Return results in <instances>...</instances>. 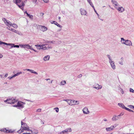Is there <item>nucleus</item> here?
Wrapping results in <instances>:
<instances>
[{"label": "nucleus", "mask_w": 134, "mask_h": 134, "mask_svg": "<svg viewBox=\"0 0 134 134\" xmlns=\"http://www.w3.org/2000/svg\"><path fill=\"white\" fill-rule=\"evenodd\" d=\"M119 63L120 64V65H123V62L122 61H119Z\"/></svg>", "instance_id": "c03bdc74"}, {"label": "nucleus", "mask_w": 134, "mask_h": 134, "mask_svg": "<svg viewBox=\"0 0 134 134\" xmlns=\"http://www.w3.org/2000/svg\"><path fill=\"white\" fill-rule=\"evenodd\" d=\"M50 58V56L49 55H47L45 56L43 58V60L45 61L48 60Z\"/></svg>", "instance_id": "412c9836"}, {"label": "nucleus", "mask_w": 134, "mask_h": 134, "mask_svg": "<svg viewBox=\"0 0 134 134\" xmlns=\"http://www.w3.org/2000/svg\"><path fill=\"white\" fill-rule=\"evenodd\" d=\"M6 45L11 46V48H12V47H13V46L14 45V44L10 43H7V44H6Z\"/></svg>", "instance_id": "473e14b6"}, {"label": "nucleus", "mask_w": 134, "mask_h": 134, "mask_svg": "<svg viewBox=\"0 0 134 134\" xmlns=\"http://www.w3.org/2000/svg\"><path fill=\"white\" fill-rule=\"evenodd\" d=\"M8 76V74H6L5 76H4L5 77H7Z\"/></svg>", "instance_id": "864d4df0"}, {"label": "nucleus", "mask_w": 134, "mask_h": 134, "mask_svg": "<svg viewBox=\"0 0 134 134\" xmlns=\"http://www.w3.org/2000/svg\"><path fill=\"white\" fill-rule=\"evenodd\" d=\"M123 44L126 45L127 46H132V43L131 41L128 40H126L125 41L123 42Z\"/></svg>", "instance_id": "f8f14e48"}, {"label": "nucleus", "mask_w": 134, "mask_h": 134, "mask_svg": "<svg viewBox=\"0 0 134 134\" xmlns=\"http://www.w3.org/2000/svg\"><path fill=\"white\" fill-rule=\"evenodd\" d=\"M58 19H59V20H60V17H59V16L58 17Z\"/></svg>", "instance_id": "338daca9"}, {"label": "nucleus", "mask_w": 134, "mask_h": 134, "mask_svg": "<svg viewBox=\"0 0 134 134\" xmlns=\"http://www.w3.org/2000/svg\"><path fill=\"white\" fill-rule=\"evenodd\" d=\"M64 100L66 101L68 104L71 105H78L79 104V102L78 101L72 100Z\"/></svg>", "instance_id": "7ed1b4c3"}, {"label": "nucleus", "mask_w": 134, "mask_h": 134, "mask_svg": "<svg viewBox=\"0 0 134 134\" xmlns=\"http://www.w3.org/2000/svg\"><path fill=\"white\" fill-rule=\"evenodd\" d=\"M22 72H18L16 74V75H17V76H18L20 74H22Z\"/></svg>", "instance_id": "49530a36"}, {"label": "nucleus", "mask_w": 134, "mask_h": 134, "mask_svg": "<svg viewBox=\"0 0 134 134\" xmlns=\"http://www.w3.org/2000/svg\"><path fill=\"white\" fill-rule=\"evenodd\" d=\"M121 42L122 44H123V42H124L125 41V40L123 38H121Z\"/></svg>", "instance_id": "72a5a7b5"}, {"label": "nucleus", "mask_w": 134, "mask_h": 134, "mask_svg": "<svg viewBox=\"0 0 134 134\" xmlns=\"http://www.w3.org/2000/svg\"><path fill=\"white\" fill-rule=\"evenodd\" d=\"M82 75L81 74H80L79 75V77H81L82 76Z\"/></svg>", "instance_id": "4d7b16f0"}, {"label": "nucleus", "mask_w": 134, "mask_h": 134, "mask_svg": "<svg viewBox=\"0 0 134 134\" xmlns=\"http://www.w3.org/2000/svg\"><path fill=\"white\" fill-rule=\"evenodd\" d=\"M107 57H108V58L109 59V62L112 61V58H111V57L109 55L107 54Z\"/></svg>", "instance_id": "b1692460"}, {"label": "nucleus", "mask_w": 134, "mask_h": 134, "mask_svg": "<svg viewBox=\"0 0 134 134\" xmlns=\"http://www.w3.org/2000/svg\"><path fill=\"white\" fill-rule=\"evenodd\" d=\"M118 105L119 106L124 109H125V108H126V107H125V105L123 103H119L118 104Z\"/></svg>", "instance_id": "4be33fe9"}, {"label": "nucleus", "mask_w": 134, "mask_h": 134, "mask_svg": "<svg viewBox=\"0 0 134 134\" xmlns=\"http://www.w3.org/2000/svg\"><path fill=\"white\" fill-rule=\"evenodd\" d=\"M22 134H31V133H24Z\"/></svg>", "instance_id": "bf43d9fd"}, {"label": "nucleus", "mask_w": 134, "mask_h": 134, "mask_svg": "<svg viewBox=\"0 0 134 134\" xmlns=\"http://www.w3.org/2000/svg\"><path fill=\"white\" fill-rule=\"evenodd\" d=\"M88 2L94 8V6L93 5L92 3V2L91 0H87Z\"/></svg>", "instance_id": "5701e85b"}, {"label": "nucleus", "mask_w": 134, "mask_h": 134, "mask_svg": "<svg viewBox=\"0 0 134 134\" xmlns=\"http://www.w3.org/2000/svg\"><path fill=\"white\" fill-rule=\"evenodd\" d=\"M123 115V113H121V114H120L119 115H118L119 116V117H120V118L121 116L122 115Z\"/></svg>", "instance_id": "8fccbe9b"}, {"label": "nucleus", "mask_w": 134, "mask_h": 134, "mask_svg": "<svg viewBox=\"0 0 134 134\" xmlns=\"http://www.w3.org/2000/svg\"><path fill=\"white\" fill-rule=\"evenodd\" d=\"M100 85L99 84L96 83L92 86V87L98 90L100 89Z\"/></svg>", "instance_id": "6ab92c4d"}, {"label": "nucleus", "mask_w": 134, "mask_h": 134, "mask_svg": "<svg viewBox=\"0 0 134 134\" xmlns=\"http://www.w3.org/2000/svg\"><path fill=\"white\" fill-rule=\"evenodd\" d=\"M103 120L104 121H107V120L106 119H104Z\"/></svg>", "instance_id": "e2e57ef3"}, {"label": "nucleus", "mask_w": 134, "mask_h": 134, "mask_svg": "<svg viewBox=\"0 0 134 134\" xmlns=\"http://www.w3.org/2000/svg\"><path fill=\"white\" fill-rule=\"evenodd\" d=\"M20 47L21 48H27L28 49H30L33 50L35 52H37V51L36 50L34 49L32 47V46L29 45V44H19Z\"/></svg>", "instance_id": "20e7f679"}, {"label": "nucleus", "mask_w": 134, "mask_h": 134, "mask_svg": "<svg viewBox=\"0 0 134 134\" xmlns=\"http://www.w3.org/2000/svg\"><path fill=\"white\" fill-rule=\"evenodd\" d=\"M24 13H26V15H27V13H27V12H26V11H25Z\"/></svg>", "instance_id": "0e129e2a"}, {"label": "nucleus", "mask_w": 134, "mask_h": 134, "mask_svg": "<svg viewBox=\"0 0 134 134\" xmlns=\"http://www.w3.org/2000/svg\"><path fill=\"white\" fill-rule=\"evenodd\" d=\"M117 125H118V124H115L109 127L106 128V129L107 131H110L113 130Z\"/></svg>", "instance_id": "6e6552de"}, {"label": "nucleus", "mask_w": 134, "mask_h": 134, "mask_svg": "<svg viewBox=\"0 0 134 134\" xmlns=\"http://www.w3.org/2000/svg\"><path fill=\"white\" fill-rule=\"evenodd\" d=\"M54 41H48L47 42H46V43H54Z\"/></svg>", "instance_id": "4c0bfd02"}, {"label": "nucleus", "mask_w": 134, "mask_h": 134, "mask_svg": "<svg viewBox=\"0 0 134 134\" xmlns=\"http://www.w3.org/2000/svg\"><path fill=\"white\" fill-rule=\"evenodd\" d=\"M93 8V9H94V11L95 12H96V13H97L96 11V10H95V9L94 8H94Z\"/></svg>", "instance_id": "052dcab7"}, {"label": "nucleus", "mask_w": 134, "mask_h": 134, "mask_svg": "<svg viewBox=\"0 0 134 134\" xmlns=\"http://www.w3.org/2000/svg\"><path fill=\"white\" fill-rule=\"evenodd\" d=\"M66 83V82L65 80H63L60 83V85H65Z\"/></svg>", "instance_id": "bb28decb"}, {"label": "nucleus", "mask_w": 134, "mask_h": 134, "mask_svg": "<svg viewBox=\"0 0 134 134\" xmlns=\"http://www.w3.org/2000/svg\"><path fill=\"white\" fill-rule=\"evenodd\" d=\"M21 0H15V1H14V2L18 5L19 8L22 9L23 10V7L25 5L24 3L23 2H22L21 5L18 4V3H20Z\"/></svg>", "instance_id": "39448f33"}, {"label": "nucleus", "mask_w": 134, "mask_h": 134, "mask_svg": "<svg viewBox=\"0 0 134 134\" xmlns=\"http://www.w3.org/2000/svg\"><path fill=\"white\" fill-rule=\"evenodd\" d=\"M7 28L8 29H9H9H9V28H10V27H7Z\"/></svg>", "instance_id": "774afa93"}, {"label": "nucleus", "mask_w": 134, "mask_h": 134, "mask_svg": "<svg viewBox=\"0 0 134 134\" xmlns=\"http://www.w3.org/2000/svg\"><path fill=\"white\" fill-rule=\"evenodd\" d=\"M111 2L114 5V7H117V6H119V5L118 2L115 0H112L111 1Z\"/></svg>", "instance_id": "f3484780"}, {"label": "nucleus", "mask_w": 134, "mask_h": 134, "mask_svg": "<svg viewBox=\"0 0 134 134\" xmlns=\"http://www.w3.org/2000/svg\"><path fill=\"white\" fill-rule=\"evenodd\" d=\"M125 109L126 110H127L130 112H133V110L129 109V108H127L126 107L125 108Z\"/></svg>", "instance_id": "7c9ffc66"}, {"label": "nucleus", "mask_w": 134, "mask_h": 134, "mask_svg": "<svg viewBox=\"0 0 134 134\" xmlns=\"http://www.w3.org/2000/svg\"><path fill=\"white\" fill-rule=\"evenodd\" d=\"M57 24H56V23H54V24L56 25L58 27H60V28H62V26H61V25H59V24H58L57 23Z\"/></svg>", "instance_id": "f704fd0d"}, {"label": "nucleus", "mask_w": 134, "mask_h": 134, "mask_svg": "<svg viewBox=\"0 0 134 134\" xmlns=\"http://www.w3.org/2000/svg\"><path fill=\"white\" fill-rule=\"evenodd\" d=\"M27 70V71H30L32 73H34L36 75L38 74V73L37 72L35 71H34L30 69H26L25 70Z\"/></svg>", "instance_id": "aec40b11"}, {"label": "nucleus", "mask_w": 134, "mask_h": 134, "mask_svg": "<svg viewBox=\"0 0 134 134\" xmlns=\"http://www.w3.org/2000/svg\"><path fill=\"white\" fill-rule=\"evenodd\" d=\"M13 29H10L9 30L12 31H13Z\"/></svg>", "instance_id": "680f3d73"}, {"label": "nucleus", "mask_w": 134, "mask_h": 134, "mask_svg": "<svg viewBox=\"0 0 134 134\" xmlns=\"http://www.w3.org/2000/svg\"><path fill=\"white\" fill-rule=\"evenodd\" d=\"M83 113L85 114H88L90 113V111L88 109V108L85 107L82 110Z\"/></svg>", "instance_id": "2eb2a0df"}, {"label": "nucleus", "mask_w": 134, "mask_h": 134, "mask_svg": "<svg viewBox=\"0 0 134 134\" xmlns=\"http://www.w3.org/2000/svg\"><path fill=\"white\" fill-rule=\"evenodd\" d=\"M2 20L4 21V23L7 26H9V25L11 26L12 25V23L10 21L7 20L5 18H3Z\"/></svg>", "instance_id": "1a4fd4ad"}, {"label": "nucleus", "mask_w": 134, "mask_h": 134, "mask_svg": "<svg viewBox=\"0 0 134 134\" xmlns=\"http://www.w3.org/2000/svg\"><path fill=\"white\" fill-rule=\"evenodd\" d=\"M13 30V32L15 33L16 34H18L19 35L20 34L19 32L18 31H17L14 29Z\"/></svg>", "instance_id": "cd10ccee"}, {"label": "nucleus", "mask_w": 134, "mask_h": 134, "mask_svg": "<svg viewBox=\"0 0 134 134\" xmlns=\"http://www.w3.org/2000/svg\"><path fill=\"white\" fill-rule=\"evenodd\" d=\"M130 108H134V106L132 105H129L128 106Z\"/></svg>", "instance_id": "a19ab883"}, {"label": "nucleus", "mask_w": 134, "mask_h": 134, "mask_svg": "<svg viewBox=\"0 0 134 134\" xmlns=\"http://www.w3.org/2000/svg\"><path fill=\"white\" fill-rule=\"evenodd\" d=\"M45 45L44 44H43L42 45H40L37 44L35 45V46L36 47L37 49H42L43 50H44V47Z\"/></svg>", "instance_id": "423d86ee"}, {"label": "nucleus", "mask_w": 134, "mask_h": 134, "mask_svg": "<svg viewBox=\"0 0 134 134\" xmlns=\"http://www.w3.org/2000/svg\"><path fill=\"white\" fill-rule=\"evenodd\" d=\"M45 80H46L47 81H48V83H51L52 82L53 80H50V79H45Z\"/></svg>", "instance_id": "c756f323"}, {"label": "nucleus", "mask_w": 134, "mask_h": 134, "mask_svg": "<svg viewBox=\"0 0 134 134\" xmlns=\"http://www.w3.org/2000/svg\"><path fill=\"white\" fill-rule=\"evenodd\" d=\"M3 55L2 54H0V58L3 57Z\"/></svg>", "instance_id": "5fc2aeb1"}, {"label": "nucleus", "mask_w": 134, "mask_h": 134, "mask_svg": "<svg viewBox=\"0 0 134 134\" xmlns=\"http://www.w3.org/2000/svg\"><path fill=\"white\" fill-rule=\"evenodd\" d=\"M71 131L72 130L71 128H68L66 129L65 130H63L61 132H59V133L64 134L67 132H71Z\"/></svg>", "instance_id": "ddd939ff"}, {"label": "nucleus", "mask_w": 134, "mask_h": 134, "mask_svg": "<svg viewBox=\"0 0 134 134\" xmlns=\"http://www.w3.org/2000/svg\"><path fill=\"white\" fill-rule=\"evenodd\" d=\"M130 92H132L133 93L134 91V90L132 88H130Z\"/></svg>", "instance_id": "ea45409f"}, {"label": "nucleus", "mask_w": 134, "mask_h": 134, "mask_svg": "<svg viewBox=\"0 0 134 134\" xmlns=\"http://www.w3.org/2000/svg\"><path fill=\"white\" fill-rule=\"evenodd\" d=\"M14 130H8L7 131V133H12L14 132Z\"/></svg>", "instance_id": "2f4dec72"}, {"label": "nucleus", "mask_w": 134, "mask_h": 134, "mask_svg": "<svg viewBox=\"0 0 134 134\" xmlns=\"http://www.w3.org/2000/svg\"><path fill=\"white\" fill-rule=\"evenodd\" d=\"M120 118L119 117V116H116L115 115H114L113 116L112 119L113 121H116L120 119Z\"/></svg>", "instance_id": "4468645a"}, {"label": "nucleus", "mask_w": 134, "mask_h": 134, "mask_svg": "<svg viewBox=\"0 0 134 134\" xmlns=\"http://www.w3.org/2000/svg\"><path fill=\"white\" fill-rule=\"evenodd\" d=\"M54 109L56 111L57 113L59 111V109L58 108V107H56V108H54Z\"/></svg>", "instance_id": "c9c22d12"}, {"label": "nucleus", "mask_w": 134, "mask_h": 134, "mask_svg": "<svg viewBox=\"0 0 134 134\" xmlns=\"http://www.w3.org/2000/svg\"><path fill=\"white\" fill-rule=\"evenodd\" d=\"M38 27L40 30L43 32H45L47 30V28L44 26L39 25Z\"/></svg>", "instance_id": "9d476101"}, {"label": "nucleus", "mask_w": 134, "mask_h": 134, "mask_svg": "<svg viewBox=\"0 0 134 134\" xmlns=\"http://www.w3.org/2000/svg\"><path fill=\"white\" fill-rule=\"evenodd\" d=\"M26 100L28 101H29V102H33V101H31V100Z\"/></svg>", "instance_id": "6e6d98bb"}, {"label": "nucleus", "mask_w": 134, "mask_h": 134, "mask_svg": "<svg viewBox=\"0 0 134 134\" xmlns=\"http://www.w3.org/2000/svg\"><path fill=\"white\" fill-rule=\"evenodd\" d=\"M20 46L19 45H14L13 46V47H16L18 48Z\"/></svg>", "instance_id": "79ce46f5"}, {"label": "nucleus", "mask_w": 134, "mask_h": 134, "mask_svg": "<svg viewBox=\"0 0 134 134\" xmlns=\"http://www.w3.org/2000/svg\"><path fill=\"white\" fill-rule=\"evenodd\" d=\"M43 1L45 3H48L49 2V0H43Z\"/></svg>", "instance_id": "37998d69"}, {"label": "nucleus", "mask_w": 134, "mask_h": 134, "mask_svg": "<svg viewBox=\"0 0 134 134\" xmlns=\"http://www.w3.org/2000/svg\"><path fill=\"white\" fill-rule=\"evenodd\" d=\"M2 44H3L4 45H6V44H7V43L0 41V45H1Z\"/></svg>", "instance_id": "e433bc0d"}, {"label": "nucleus", "mask_w": 134, "mask_h": 134, "mask_svg": "<svg viewBox=\"0 0 134 134\" xmlns=\"http://www.w3.org/2000/svg\"><path fill=\"white\" fill-rule=\"evenodd\" d=\"M0 131H1L3 132H4L7 133V130L6 129H1L0 130Z\"/></svg>", "instance_id": "a878e982"}, {"label": "nucleus", "mask_w": 134, "mask_h": 134, "mask_svg": "<svg viewBox=\"0 0 134 134\" xmlns=\"http://www.w3.org/2000/svg\"><path fill=\"white\" fill-rule=\"evenodd\" d=\"M4 102L6 103L9 104H16L13 105L12 106L17 108L18 109L23 108L24 107V105L25 104V103L21 101H18L17 99L13 98H12L11 99H8L4 100Z\"/></svg>", "instance_id": "f257e3e1"}, {"label": "nucleus", "mask_w": 134, "mask_h": 134, "mask_svg": "<svg viewBox=\"0 0 134 134\" xmlns=\"http://www.w3.org/2000/svg\"><path fill=\"white\" fill-rule=\"evenodd\" d=\"M41 109H38L36 111L38 112H40L41 111Z\"/></svg>", "instance_id": "a18cd8bd"}, {"label": "nucleus", "mask_w": 134, "mask_h": 134, "mask_svg": "<svg viewBox=\"0 0 134 134\" xmlns=\"http://www.w3.org/2000/svg\"><path fill=\"white\" fill-rule=\"evenodd\" d=\"M124 58L123 57H121V61H122L123 62Z\"/></svg>", "instance_id": "603ef678"}, {"label": "nucleus", "mask_w": 134, "mask_h": 134, "mask_svg": "<svg viewBox=\"0 0 134 134\" xmlns=\"http://www.w3.org/2000/svg\"><path fill=\"white\" fill-rule=\"evenodd\" d=\"M16 74H15L13 76V77H15L16 76H17L16 75Z\"/></svg>", "instance_id": "13d9d810"}, {"label": "nucleus", "mask_w": 134, "mask_h": 134, "mask_svg": "<svg viewBox=\"0 0 134 134\" xmlns=\"http://www.w3.org/2000/svg\"><path fill=\"white\" fill-rule=\"evenodd\" d=\"M96 14H97V15L99 17V15L98 14V13H96Z\"/></svg>", "instance_id": "69168bd1"}, {"label": "nucleus", "mask_w": 134, "mask_h": 134, "mask_svg": "<svg viewBox=\"0 0 134 134\" xmlns=\"http://www.w3.org/2000/svg\"><path fill=\"white\" fill-rule=\"evenodd\" d=\"M21 129L19 131H18L19 133H21L23 132L24 130H27L29 131L31 130L29 129V126L27 125L26 124L23 123L22 121L21 122Z\"/></svg>", "instance_id": "f03ea898"}, {"label": "nucleus", "mask_w": 134, "mask_h": 134, "mask_svg": "<svg viewBox=\"0 0 134 134\" xmlns=\"http://www.w3.org/2000/svg\"><path fill=\"white\" fill-rule=\"evenodd\" d=\"M111 65V68L115 70L116 69V66L114 64V62L113 61H111L109 62Z\"/></svg>", "instance_id": "dca6fc26"}, {"label": "nucleus", "mask_w": 134, "mask_h": 134, "mask_svg": "<svg viewBox=\"0 0 134 134\" xmlns=\"http://www.w3.org/2000/svg\"><path fill=\"white\" fill-rule=\"evenodd\" d=\"M50 22L51 24H54L56 23V24H57V22L54 21H50Z\"/></svg>", "instance_id": "58836bf2"}, {"label": "nucleus", "mask_w": 134, "mask_h": 134, "mask_svg": "<svg viewBox=\"0 0 134 134\" xmlns=\"http://www.w3.org/2000/svg\"><path fill=\"white\" fill-rule=\"evenodd\" d=\"M13 77V76H9L8 77V78L10 80L11 79H12Z\"/></svg>", "instance_id": "de8ad7c7"}, {"label": "nucleus", "mask_w": 134, "mask_h": 134, "mask_svg": "<svg viewBox=\"0 0 134 134\" xmlns=\"http://www.w3.org/2000/svg\"><path fill=\"white\" fill-rule=\"evenodd\" d=\"M37 1V0H32V2L34 3H36V2Z\"/></svg>", "instance_id": "09e8293b"}, {"label": "nucleus", "mask_w": 134, "mask_h": 134, "mask_svg": "<svg viewBox=\"0 0 134 134\" xmlns=\"http://www.w3.org/2000/svg\"><path fill=\"white\" fill-rule=\"evenodd\" d=\"M27 16L29 17V18L31 19H32L33 18V16L32 15H30L28 13H27Z\"/></svg>", "instance_id": "c85d7f7f"}, {"label": "nucleus", "mask_w": 134, "mask_h": 134, "mask_svg": "<svg viewBox=\"0 0 134 134\" xmlns=\"http://www.w3.org/2000/svg\"><path fill=\"white\" fill-rule=\"evenodd\" d=\"M11 26H13L14 28L16 29L18 27V26L17 25L14 23L12 24V25Z\"/></svg>", "instance_id": "393cba45"}, {"label": "nucleus", "mask_w": 134, "mask_h": 134, "mask_svg": "<svg viewBox=\"0 0 134 134\" xmlns=\"http://www.w3.org/2000/svg\"><path fill=\"white\" fill-rule=\"evenodd\" d=\"M45 45L44 47V50H48L49 49H51L52 48V47L50 45H48L47 46V45H48L47 44H44Z\"/></svg>", "instance_id": "a211bd4d"}, {"label": "nucleus", "mask_w": 134, "mask_h": 134, "mask_svg": "<svg viewBox=\"0 0 134 134\" xmlns=\"http://www.w3.org/2000/svg\"><path fill=\"white\" fill-rule=\"evenodd\" d=\"M80 12L81 15H86L87 12L86 10L83 8H81L80 9Z\"/></svg>", "instance_id": "9b49d317"}, {"label": "nucleus", "mask_w": 134, "mask_h": 134, "mask_svg": "<svg viewBox=\"0 0 134 134\" xmlns=\"http://www.w3.org/2000/svg\"><path fill=\"white\" fill-rule=\"evenodd\" d=\"M119 7H114L120 13H122L125 11L124 8L122 6H121L120 5H119Z\"/></svg>", "instance_id": "0eeeda50"}, {"label": "nucleus", "mask_w": 134, "mask_h": 134, "mask_svg": "<svg viewBox=\"0 0 134 134\" xmlns=\"http://www.w3.org/2000/svg\"><path fill=\"white\" fill-rule=\"evenodd\" d=\"M121 93L122 94H123L124 93V91L122 90V89H121Z\"/></svg>", "instance_id": "3c124183"}]
</instances>
